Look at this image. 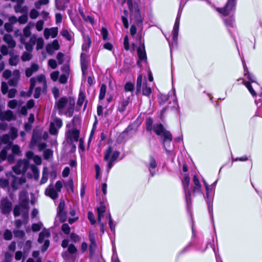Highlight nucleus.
Listing matches in <instances>:
<instances>
[{
  "instance_id": "nucleus-1",
  "label": "nucleus",
  "mask_w": 262,
  "mask_h": 262,
  "mask_svg": "<svg viewBox=\"0 0 262 262\" xmlns=\"http://www.w3.org/2000/svg\"><path fill=\"white\" fill-rule=\"evenodd\" d=\"M146 129L147 132H151L152 130L161 138H163L162 144L166 153L169 155L170 150L168 149L172 139L171 134L167 130L161 123H156L153 125V121L151 118L146 120Z\"/></svg>"
},
{
  "instance_id": "nucleus-2",
  "label": "nucleus",
  "mask_w": 262,
  "mask_h": 262,
  "mask_svg": "<svg viewBox=\"0 0 262 262\" xmlns=\"http://www.w3.org/2000/svg\"><path fill=\"white\" fill-rule=\"evenodd\" d=\"M146 129L147 132H151L152 130L161 138H163L162 144L166 153L169 155L170 150L168 149L172 139L171 134L167 130L161 123H156L153 125V121L151 118L146 120Z\"/></svg>"
},
{
  "instance_id": "nucleus-3",
  "label": "nucleus",
  "mask_w": 262,
  "mask_h": 262,
  "mask_svg": "<svg viewBox=\"0 0 262 262\" xmlns=\"http://www.w3.org/2000/svg\"><path fill=\"white\" fill-rule=\"evenodd\" d=\"M75 101L72 97H62L59 98L54 105V108L58 111L59 115H64L68 117L73 115Z\"/></svg>"
},
{
  "instance_id": "nucleus-4",
  "label": "nucleus",
  "mask_w": 262,
  "mask_h": 262,
  "mask_svg": "<svg viewBox=\"0 0 262 262\" xmlns=\"http://www.w3.org/2000/svg\"><path fill=\"white\" fill-rule=\"evenodd\" d=\"M242 63L245 77L243 83L246 86L252 96L255 97L257 96V93L255 91H258L260 88V86L258 83L256 82L254 76L252 74L250 73L248 71L245 62L242 60Z\"/></svg>"
},
{
  "instance_id": "nucleus-5",
  "label": "nucleus",
  "mask_w": 262,
  "mask_h": 262,
  "mask_svg": "<svg viewBox=\"0 0 262 262\" xmlns=\"http://www.w3.org/2000/svg\"><path fill=\"white\" fill-rule=\"evenodd\" d=\"M120 155V152L115 150L113 147L109 146L105 151L104 160L107 162V171L113 167L114 163L117 160Z\"/></svg>"
},
{
  "instance_id": "nucleus-6",
  "label": "nucleus",
  "mask_w": 262,
  "mask_h": 262,
  "mask_svg": "<svg viewBox=\"0 0 262 262\" xmlns=\"http://www.w3.org/2000/svg\"><path fill=\"white\" fill-rule=\"evenodd\" d=\"M124 1L126 2L132 15L135 17L136 23L137 24H141L143 21V19L141 17L138 5L140 0H124Z\"/></svg>"
},
{
  "instance_id": "nucleus-7",
  "label": "nucleus",
  "mask_w": 262,
  "mask_h": 262,
  "mask_svg": "<svg viewBox=\"0 0 262 262\" xmlns=\"http://www.w3.org/2000/svg\"><path fill=\"white\" fill-rule=\"evenodd\" d=\"M190 179L187 174H185L182 181L183 189L185 193V201L187 205V211L191 212L192 202L190 198L191 192L189 189Z\"/></svg>"
},
{
  "instance_id": "nucleus-8",
  "label": "nucleus",
  "mask_w": 262,
  "mask_h": 262,
  "mask_svg": "<svg viewBox=\"0 0 262 262\" xmlns=\"http://www.w3.org/2000/svg\"><path fill=\"white\" fill-rule=\"evenodd\" d=\"M30 87L29 91L26 95L27 96L29 97L32 93L33 90L36 84H38L39 86H45L46 85V81L45 76L43 75H40L36 77H32L30 79Z\"/></svg>"
},
{
  "instance_id": "nucleus-9",
  "label": "nucleus",
  "mask_w": 262,
  "mask_h": 262,
  "mask_svg": "<svg viewBox=\"0 0 262 262\" xmlns=\"http://www.w3.org/2000/svg\"><path fill=\"white\" fill-rule=\"evenodd\" d=\"M182 11V9H181L179 8L178 12L177 14V16L175 20V23L174 24L173 31H172V41L173 42L172 43H169V46L170 50H172V47L174 45L176 44L177 41L178 39V33H179V26H180V18L181 16V13Z\"/></svg>"
},
{
  "instance_id": "nucleus-10",
  "label": "nucleus",
  "mask_w": 262,
  "mask_h": 262,
  "mask_svg": "<svg viewBox=\"0 0 262 262\" xmlns=\"http://www.w3.org/2000/svg\"><path fill=\"white\" fill-rule=\"evenodd\" d=\"M236 0H228L226 6L222 8H217V11L222 15L226 16L231 14L235 11Z\"/></svg>"
},
{
  "instance_id": "nucleus-11",
  "label": "nucleus",
  "mask_w": 262,
  "mask_h": 262,
  "mask_svg": "<svg viewBox=\"0 0 262 262\" xmlns=\"http://www.w3.org/2000/svg\"><path fill=\"white\" fill-rule=\"evenodd\" d=\"M30 167L28 160H20L17 161L16 165L13 167V170L16 174H24Z\"/></svg>"
},
{
  "instance_id": "nucleus-12",
  "label": "nucleus",
  "mask_w": 262,
  "mask_h": 262,
  "mask_svg": "<svg viewBox=\"0 0 262 262\" xmlns=\"http://www.w3.org/2000/svg\"><path fill=\"white\" fill-rule=\"evenodd\" d=\"M1 141L4 144H8L0 152V158L2 160H4L7 158V151L10 150L11 148V142L10 141L9 135L8 134L4 135L1 138Z\"/></svg>"
},
{
  "instance_id": "nucleus-13",
  "label": "nucleus",
  "mask_w": 262,
  "mask_h": 262,
  "mask_svg": "<svg viewBox=\"0 0 262 262\" xmlns=\"http://www.w3.org/2000/svg\"><path fill=\"white\" fill-rule=\"evenodd\" d=\"M62 126V120L59 118L55 117L54 120L51 122L50 125V133L51 135H57L58 130Z\"/></svg>"
},
{
  "instance_id": "nucleus-14",
  "label": "nucleus",
  "mask_w": 262,
  "mask_h": 262,
  "mask_svg": "<svg viewBox=\"0 0 262 262\" xmlns=\"http://www.w3.org/2000/svg\"><path fill=\"white\" fill-rule=\"evenodd\" d=\"M12 181L11 184V187L14 190L18 189L19 186L26 182V178L23 176L17 177L12 175Z\"/></svg>"
},
{
  "instance_id": "nucleus-15",
  "label": "nucleus",
  "mask_w": 262,
  "mask_h": 262,
  "mask_svg": "<svg viewBox=\"0 0 262 262\" xmlns=\"http://www.w3.org/2000/svg\"><path fill=\"white\" fill-rule=\"evenodd\" d=\"M2 212L3 214L9 213L12 209V203L7 198H3L1 201Z\"/></svg>"
},
{
  "instance_id": "nucleus-16",
  "label": "nucleus",
  "mask_w": 262,
  "mask_h": 262,
  "mask_svg": "<svg viewBox=\"0 0 262 262\" xmlns=\"http://www.w3.org/2000/svg\"><path fill=\"white\" fill-rule=\"evenodd\" d=\"M15 119L16 116L12 111H2L0 112V120L2 121H11L12 120H15Z\"/></svg>"
},
{
  "instance_id": "nucleus-17",
  "label": "nucleus",
  "mask_w": 262,
  "mask_h": 262,
  "mask_svg": "<svg viewBox=\"0 0 262 262\" xmlns=\"http://www.w3.org/2000/svg\"><path fill=\"white\" fill-rule=\"evenodd\" d=\"M130 99L129 97L126 98H123L118 101V104L117 106V111L123 114L127 110V106L129 103Z\"/></svg>"
},
{
  "instance_id": "nucleus-18",
  "label": "nucleus",
  "mask_w": 262,
  "mask_h": 262,
  "mask_svg": "<svg viewBox=\"0 0 262 262\" xmlns=\"http://www.w3.org/2000/svg\"><path fill=\"white\" fill-rule=\"evenodd\" d=\"M139 41L140 46L137 49L138 56L140 60L146 62L147 60V56L145 49V46L144 42L142 41L141 37H140Z\"/></svg>"
},
{
  "instance_id": "nucleus-19",
  "label": "nucleus",
  "mask_w": 262,
  "mask_h": 262,
  "mask_svg": "<svg viewBox=\"0 0 262 262\" xmlns=\"http://www.w3.org/2000/svg\"><path fill=\"white\" fill-rule=\"evenodd\" d=\"M204 184L206 188V201L208 205V210L209 213L211 216L212 220H213V207H212V202L211 200V198H209V188L207 183L204 180Z\"/></svg>"
},
{
  "instance_id": "nucleus-20",
  "label": "nucleus",
  "mask_w": 262,
  "mask_h": 262,
  "mask_svg": "<svg viewBox=\"0 0 262 262\" xmlns=\"http://www.w3.org/2000/svg\"><path fill=\"white\" fill-rule=\"evenodd\" d=\"M157 162L152 156H149V163L147 167L150 173L151 176L153 177L157 171Z\"/></svg>"
},
{
  "instance_id": "nucleus-21",
  "label": "nucleus",
  "mask_w": 262,
  "mask_h": 262,
  "mask_svg": "<svg viewBox=\"0 0 262 262\" xmlns=\"http://www.w3.org/2000/svg\"><path fill=\"white\" fill-rule=\"evenodd\" d=\"M62 71L64 73L60 76L59 81L61 84H65L69 76L70 69L68 66H64L62 68Z\"/></svg>"
},
{
  "instance_id": "nucleus-22",
  "label": "nucleus",
  "mask_w": 262,
  "mask_h": 262,
  "mask_svg": "<svg viewBox=\"0 0 262 262\" xmlns=\"http://www.w3.org/2000/svg\"><path fill=\"white\" fill-rule=\"evenodd\" d=\"M57 34L58 29L57 28H46L44 30V36L46 39H49L50 36L52 38H55Z\"/></svg>"
},
{
  "instance_id": "nucleus-23",
  "label": "nucleus",
  "mask_w": 262,
  "mask_h": 262,
  "mask_svg": "<svg viewBox=\"0 0 262 262\" xmlns=\"http://www.w3.org/2000/svg\"><path fill=\"white\" fill-rule=\"evenodd\" d=\"M88 63L89 61L86 54L84 53H81L80 56V64L83 74H84L87 70Z\"/></svg>"
},
{
  "instance_id": "nucleus-24",
  "label": "nucleus",
  "mask_w": 262,
  "mask_h": 262,
  "mask_svg": "<svg viewBox=\"0 0 262 262\" xmlns=\"http://www.w3.org/2000/svg\"><path fill=\"white\" fill-rule=\"evenodd\" d=\"M67 137L70 139L71 141L74 140L75 141H78L79 137V130L74 128L71 130H69L67 133Z\"/></svg>"
},
{
  "instance_id": "nucleus-25",
  "label": "nucleus",
  "mask_w": 262,
  "mask_h": 262,
  "mask_svg": "<svg viewBox=\"0 0 262 262\" xmlns=\"http://www.w3.org/2000/svg\"><path fill=\"white\" fill-rule=\"evenodd\" d=\"M19 200L21 206L27 210L28 206L27 193L25 191H21L19 193Z\"/></svg>"
},
{
  "instance_id": "nucleus-26",
  "label": "nucleus",
  "mask_w": 262,
  "mask_h": 262,
  "mask_svg": "<svg viewBox=\"0 0 262 262\" xmlns=\"http://www.w3.org/2000/svg\"><path fill=\"white\" fill-rule=\"evenodd\" d=\"M46 194L53 200H55L58 197V192L51 185L46 189Z\"/></svg>"
},
{
  "instance_id": "nucleus-27",
  "label": "nucleus",
  "mask_w": 262,
  "mask_h": 262,
  "mask_svg": "<svg viewBox=\"0 0 262 262\" xmlns=\"http://www.w3.org/2000/svg\"><path fill=\"white\" fill-rule=\"evenodd\" d=\"M20 42L25 45V48L28 52H31L33 49V46L35 44V39L31 38L30 39V42L26 43L25 39L24 36H21L20 38Z\"/></svg>"
},
{
  "instance_id": "nucleus-28",
  "label": "nucleus",
  "mask_w": 262,
  "mask_h": 262,
  "mask_svg": "<svg viewBox=\"0 0 262 262\" xmlns=\"http://www.w3.org/2000/svg\"><path fill=\"white\" fill-rule=\"evenodd\" d=\"M65 203L64 201H61L58 207L57 213L60 216V220L62 222L64 221L66 218V214L64 212V208Z\"/></svg>"
},
{
  "instance_id": "nucleus-29",
  "label": "nucleus",
  "mask_w": 262,
  "mask_h": 262,
  "mask_svg": "<svg viewBox=\"0 0 262 262\" xmlns=\"http://www.w3.org/2000/svg\"><path fill=\"white\" fill-rule=\"evenodd\" d=\"M98 219V223H100L102 219L104 217V213L106 211V207L103 203H101L99 206L97 207Z\"/></svg>"
},
{
  "instance_id": "nucleus-30",
  "label": "nucleus",
  "mask_w": 262,
  "mask_h": 262,
  "mask_svg": "<svg viewBox=\"0 0 262 262\" xmlns=\"http://www.w3.org/2000/svg\"><path fill=\"white\" fill-rule=\"evenodd\" d=\"M50 236V232L49 230L44 228L39 233L38 242L39 243H42L45 239H48Z\"/></svg>"
},
{
  "instance_id": "nucleus-31",
  "label": "nucleus",
  "mask_w": 262,
  "mask_h": 262,
  "mask_svg": "<svg viewBox=\"0 0 262 262\" xmlns=\"http://www.w3.org/2000/svg\"><path fill=\"white\" fill-rule=\"evenodd\" d=\"M4 41L8 45L9 48H13L16 46L15 41L12 36L8 34H5L3 37Z\"/></svg>"
},
{
  "instance_id": "nucleus-32",
  "label": "nucleus",
  "mask_w": 262,
  "mask_h": 262,
  "mask_svg": "<svg viewBox=\"0 0 262 262\" xmlns=\"http://www.w3.org/2000/svg\"><path fill=\"white\" fill-rule=\"evenodd\" d=\"M70 0H56L55 4L57 9L62 11L65 9L67 7L68 4Z\"/></svg>"
},
{
  "instance_id": "nucleus-33",
  "label": "nucleus",
  "mask_w": 262,
  "mask_h": 262,
  "mask_svg": "<svg viewBox=\"0 0 262 262\" xmlns=\"http://www.w3.org/2000/svg\"><path fill=\"white\" fill-rule=\"evenodd\" d=\"M13 78H11L8 82L9 84L11 86H15L17 83V81L19 77V72L18 70H15L13 72Z\"/></svg>"
},
{
  "instance_id": "nucleus-34",
  "label": "nucleus",
  "mask_w": 262,
  "mask_h": 262,
  "mask_svg": "<svg viewBox=\"0 0 262 262\" xmlns=\"http://www.w3.org/2000/svg\"><path fill=\"white\" fill-rule=\"evenodd\" d=\"M85 95L84 92L80 91L78 95V98L77 102V107L80 108L85 100Z\"/></svg>"
},
{
  "instance_id": "nucleus-35",
  "label": "nucleus",
  "mask_w": 262,
  "mask_h": 262,
  "mask_svg": "<svg viewBox=\"0 0 262 262\" xmlns=\"http://www.w3.org/2000/svg\"><path fill=\"white\" fill-rule=\"evenodd\" d=\"M79 13L83 19L86 22L90 23L91 25H93L94 23V17L90 14H86L83 12L80 11Z\"/></svg>"
},
{
  "instance_id": "nucleus-36",
  "label": "nucleus",
  "mask_w": 262,
  "mask_h": 262,
  "mask_svg": "<svg viewBox=\"0 0 262 262\" xmlns=\"http://www.w3.org/2000/svg\"><path fill=\"white\" fill-rule=\"evenodd\" d=\"M28 208L27 210H25L20 204L19 205H17L15 206L13 210L14 215L15 216H18L20 215L21 212H24V213H27Z\"/></svg>"
},
{
  "instance_id": "nucleus-37",
  "label": "nucleus",
  "mask_w": 262,
  "mask_h": 262,
  "mask_svg": "<svg viewBox=\"0 0 262 262\" xmlns=\"http://www.w3.org/2000/svg\"><path fill=\"white\" fill-rule=\"evenodd\" d=\"M193 182L194 184V186L193 188V192L194 193L200 191L201 185L200 183L198 178L196 176H193Z\"/></svg>"
},
{
  "instance_id": "nucleus-38",
  "label": "nucleus",
  "mask_w": 262,
  "mask_h": 262,
  "mask_svg": "<svg viewBox=\"0 0 262 262\" xmlns=\"http://www.w3.org/2000/svg\"><path fill=\"white\" fill-rule=\"evenodd\" d=\"M224 21L226 27L228 28L229 32H230V30L229 28L234 27V19L232 16H230L229 18L225 19Z\"/></svg>"
},
{
  "instance_id": "nucleus-39",
  "label": "nucleus",
  "mask_w": 262,
  "mask_h": 262,
  "mask_svg": "<svg viewBox=\"0 0 262 262\" xmlns=\"http://www.w3.org/2000/svg\"><path fill=\"white\" fill-rule=\"evenodd\" d=\"M106 91V86L104 84H102L101 85L100 89V93L99 95V100H102L104 99Z\"/></svg>"
},
{
  "instance_id": "nucleus-40",
  "label": "nucleus",
  "mask_w": 262,
  "mask_h": 262,
  "mask_svg": "<svg viewBox=\"0 0 262 262\" xmlns=\"http://www.w3.org/2000/svg\"><path fill=\"white\" fill-rule=\"evenodd\" d=\"M151 93V89L150 86L147 85L146 83H144L142 89V94L143 95L149 97Z\"/></svg>"
},
{
  "instance_id": "nucleus-41",
  "label": "nucleus",
  "mask_w": 262,
  "mask_h": 262,
  "mask_svg": "<svg viewBox=\"0 0 262 262\" xmlns=\"http://www.w3.org/2000/svg\"><path fill=\"white\" fill-rule=\"evenodd\" d=\"M19 61L18 56L17 55H12L9 59V64L12 66H15L17 65Z\"/></svg>"
},
{
  "instance_id": "nucleus-42",
  "label": "nucleus",
  "mask_w": 262,
  "mask_h": 262,
  "mask_svg": "<svg viewBox=\"0 0 262 262\" xmlns=\"http://www.w3.org/2000/svg\"><path fill=\"white\" fill-rule=\"evenodd\" d=\"M30 168L34 175V179L37 180L39 177V170L38 168L35 165H31Z\"/></svg>"
},
{
  "instance_id": "nucleus-43",
  "label": "nucleus",
  "mask_w": 262,
  "mask_h": 262,
  "mask_svg": "<svg viewBox=\"0 0 262 262\" xmlns=\"http://www.w3.org/2000/svg\"><path fill=\"white\" fill-rule=\"evenodd\" d=\"M124 15L121 16V19L124 27L126 29L128 28V23L127 18L128 12L127 10L124 11Z\"/></svg>"
},
{
  "instance_id": "nucleus-44",
  "label": "nucleus",
  "mask_w": 262,
  "mask_h": 262,
  "mask_svg": "<svg viewBox=\"0 0 262 262\" xmlns=\"http://www.w3.org/2000/svg\"><path fill=\"white\" fill-rule=\"evenodd\" d=\"M61 34L68 40H71L72 39V35L71 33L66 29L62 30L61 31Z\"/></svg>"
},
{
  "instance_id": "nucleus-45",
  "label": "nucleus",
  "mask_w": 262,
  "mask_h": 262,
  "mask_svg": "<svg viewBox=\"0 0 262 262\" xmlns=\"http://www.w3.org/2000/svg\"><path fill=\"white\" fill-rule=\"evenodd\" d=\"M48 179V172L46 170L45 168L43 169L42 172V178L41 179L40 184L41 185L46 183Z\"/></svg>"
},
{
  "instance_id": "nucleus-46",
  "label": "nucleus",
  "mask_w": 262,
  "mask_h": 262,
  "mask_svg": "<svg viewBox=\"0 0 262 262\" xmlns=\"http://www.w3.org/2000/svg\"><path fill=\"white\" fill-rule=\"evenodd\" d=\"M64 180L58 181L55 185V189L59 192L61 191V189L63 187Z\"/></svg>"
},
{
  "instance_id": "nucleus-47",
  "label": "nucleus",
  "mask_w": 262,
  "mask_h": 262,
  "mask_svg": "<svg viewBox=\"0 0 262 262\" xmlns=\"http://www.w3.org/2000/svg\"><path fill=\"white\" fill-rule=\"evenodd\" d=\"M42 226V224L41 222L34 223L32 224V229L34 232L38 231L41 229Z\"/></svg>"
},
{
  "instance_id": "nucleus-48",
  "label": "nucleus",
  "mask_w": 262,
  "mask_h": 262,
  "mask_svg": "<svg viewBox=\"0 0 262 262\" xmlns=\"http://www.w3.org/2000/svg\"><path fill=\"white\" fill-rule=\"evenodd\" d=\"M14 10L16 12H20L24 13L27 10V8L26 7H22L21 5H16L14 6Z\"/></svg>"
},
{
  "instance_id": "nucleus-49",
  "label": "nucleus",
  "mask_w": 262,
  "mask_h": 262,
  "mask_svg": "<svg viewBox=\"0 0 262 262\" xmlns=\"http://www.w3.org/2000/svg\"><path fill=\"white\" fill-rule=\"evenodd\" d=\"M61 230L66 234H69L70 233L71 229L68 224H63L61 226Z\"/></svg>"
},
{
  "instance_id": "nucleus-50",
  "label": "nucleus",
  "mask_w": 262,
  "mask_h": 262,
  "mask_svg": "<svg viewBox=\"0 0 262 262\" xmlns=\"http://www.w3.org/2000/svg\"><path fill=\"white\" fill-rule=\"evenodd\" d=\"M32 58V55L29 52H24L21 56V59L24 61H29Z\"/></svg>"
},
{
  "instance_id": "nucleus-51",
  "label": "nucleus",
  "mask_w": 262,
  "mask_h": 262,
  "mask_svg": "<svg viewBox=\"0 0 262 262\" xmlns=\"http://www.w3.org/2000/svg\"><path fill=\"white\" fill-rule=\"evenodd\" d=\"M44 41L42 38H39L37 40L36 49L37 50L41 49L43 47Z\"/></svg>"
},
{
  "instance_id": "nucleus-52",
  "label": "nucleus",
  "mask_w": 262,
  "mask_h": 262,
  "mask_svg": "<svg viewBox=\"0 0 262 262\" xmlns=\"http://www.w3.org/2000/svg\"><path fill=\"white\" fill-rule=\"evenodd\" d=\"M12 234L10 230H6L4 233V237L6 240H10L12 238Z\"/></svg>"
},
{
  "instance_id": "nucleus-53",
  "label": "nucleus",
  "mask_w": 262,
  "mask_h": 262,
  "mask_svg": "<svg viewBox=\"0 0 262 262\" xmlns=\"http://www.w3.org/2000/svg\"><path fill=\"white\" fill-rule=\"evenodd\" d=\"M38 15H39L38 12L34 9H32L30 11V14H29V16H30V18L32 19L36 18L38 17Z\"/></svg>"
},
{
  "instance_id": "nucleus-54",
  "label": "nucleus",
  "mask_w": 262,
  "mask_h": 262,
  "mask_svg": "<svg viewBox=\"0 0 262 262\" xmlns=\"http://www.w3.org/2000/svg\"><path fill=\"white\" fill-rule=\"evenodd\" d=\"M28 16L27 14L23 15L19 17L18 18V21L21 24H25L28 21Z\"/></svg>"
},
{
  "instance_id": "nucleus-55",
  "label": "nucleus",
  "mask_w": 262,
  "mask_h": 262,
  "mask_svg": "<svg viewBox=\"0 0 262 262\" xmlns=\"http://www.w3.org/2000/svg\"><path fill=\"white\" fill-rule=\"evenodd\" d=\"M11 138L13 140L17 137V130L14 127H11L10 129Z\"/></svg>"
},
{
  "instance_id": "nucleus-56",
  "label": "nucleus",
  "mask_w": 262,
  "mask_h": 262,
  "mask_svg": "<svg viewBox=\"0 0 262 262\" xmlns=\"http://www.w3.org/2000/svg\"><path fill=\"white\" fill-rule=\"evenodd\" d=\"M97 248V244L96 242H92L90 243V246H89V251L91 255H92L94 252H95L96 249Z\"/></svg>"
},
{
  "instance_id": "nucleus-57",
  "label": "nucleus",
  "mask_w": 262,
  "mask_h": 262,
  "mask_svg": "<svg viewBox=\"0 0 262 262\" xmlns=\"http://www.w3.org/2000/svg\"><path fill=\"white\" fill-rule=\"evenodd\" d=\"M142 75L138 76L137 79V91H139L141 89L142 85Z\"/></svg>"
},
{
  "instance_id": "nucleus-58",
  "label": "nucleus",
  "mask_w": 262,
  "mask_h": 262,
  "mask_svg": "<svg viewBox=\"0 0 262 262\" xmlns=\"http://www.w3.org/2000/svg\"><path fill=\"white\" fill-rule=\"evenodd\" d=\"M63 184L67 188H70L71 189H73V182L72 179H70L67 182H65L64 181Z\"/></svg>"
},
{
  "instance_id": "nucleus-59",
  "label": "nucleus",
  "mask_w": 262,
  "mask_h": 262,
  "mask_svg": "<svg viewBox=\"0 0 262 262\" xmlns=\"http://www.w3.org/2000/svg\"><path fill=\"white\" fill-rule=\"evenodd\" d=\"M13 233L15 236L17 237L21 238L25 235V232L21 230H14Z\"/></svg>"
},
{
  "instance_id": "nucleus-60",
  "label": "nucleus",
  "mask_w": 262,
  "mask_h": 262,
  "mask_svg": "<svg viewBox=\"0 0 262 262\" xmlns=\"http://www.w3.org/2000/svg\"><path fill=\"white\" fill-rule=\"evenodd\" d=\"M44 21L42 20H38L36 24V28L38 31H40L43 29Z\"/></svg>"
},
{
  "instance_id": "nucleus-61",
  "label": "nucleus",
  "mask_w": 262,
  "mask_h": 262,
  "mask_svg": "<svg viewBox=\"0 0 262 262\" xmlns=\"http://www.w3.org/2000/svg\"><path fill=\"white\" fill-rule=\"evenodd\" d=\"M125 91L131 92L134 90V85L131 82H127L124 86Z\"/></svg>"
},
{
  "instance_id": "nucleus-62",
  "label": "nucleus",
  "mask_w": 262,
  "mask_h": 262,
  "mask_svg": "<svg viewBox=\"0 0 262 262\" xmlns=\"http://www.w3.org/2000/svg\"><path fill=\"white\" fill-rule=\"evenodd\" d=\"M59 73L57 71L51 73L50 76L52 80H53L54 81H57L59 77Z\"/></svg>"
},
{
  "instance_id": "nucleus-63",
  "label": "nucleus",
  "mask_w": 262,
  "mask_h": 262,
  "mask_svg": "<svg viewBox=\"0 0 262 262\" xmlns=\"http://www.w3.org/2000/svg\"><path fill=\"white\" fill-rule=\"evenodd\" d=\"M17 105V100L14 99L9 101L8 104V106L12 109L15 108L16 107Z\"/></svg>"
},
{
  "instance_id": "nucleus-64",
  "label": "nucleus",
  "mask_w": 262,
  "mask_h": 262,
  "mask_svg": "<svg viewBox=\"0 0 262 262\" xmlns=\"http://www.w3.org/2000/svg\"><path fill=\"white\" fill-rule=\"evenodd\" d=\"M12 259V255L9 252H7L5 254V262H11Z\"/></svg>"
}]
</instances>
